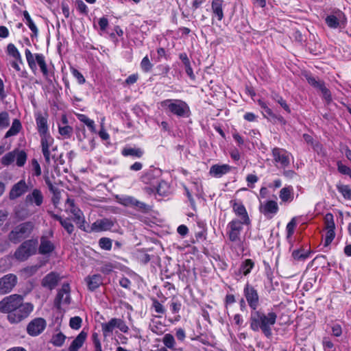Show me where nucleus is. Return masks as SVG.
I'll list each match as a JSON object with an SVG mask.
<instances>
[{
	"label": "nucleus",
	"instance_id": "nucleus-1",
	"mask_svg": "<svg viewBox=\"0 0 351 351\" xmlns=\"http://www.w3.org/2000/svg\"><path fill=\"white\" fill-rule=\"evenodd\" d=\"M34 306L31 302H25L22 295L12 294L0 301V312L8 313V320L10 324H19L27 318L34 311Z\"/></svg>",
	"mask_w": 351,
	"mask_h": 351
},
{
	"label": "nucleus",
	"instance_id": "nucleus-2",
	"mask_svg": "<svg viewBox=\"0 0 351 351\" xmlns=\"http://www.w3.org/2000/svg\"><path fill=\"white\" fill-rule=\"evenodd\" d=\"M250 223L240 222L239 219H232L226 226V236L228 245L232 252L237 256L241 255L245 248V237L243 235L244 226H249Z\"/></svg>",
	"mask_w": 351,
	"mask_h": 351
},
{
	"label": "nucleus",
	"instance_id": "nucleus-3",
	"mask_svg": "<svg viewBox=\"0 0 351 351\" xmlns=\"http://www.w3.org/2000/svg\"><path fill=\"white\" fill-rule=\"evenodd\" d=\"M277 314L274 312L265 313L261 311H252L250 314V328L254 332L261 330L267 338L272 337V327L276 322Z\"/></svg>",
	"mask_w": 351,
	"mask_h": 351
},
{
	"label": "nucleus",
	"instance_id": "nucleus-4",
	"mask_svg": "<svg viewBox=\"0 0 351 351\" xmlns=\"http://www.w3.org/2000/svg\"><path fill=\"white\" fill-rule=\"evenodd\" d=\"M160 107L178 117H187L190 113L188 104L180 99H167L160 103Z\"/></svg>",
	"mask_w": 351,
	"mask_h": 351
},
{
	"label": "nucleus",
	"instance_id": "nucleus-5",
	"mask_svg": "<svg viewBox=\"0 0 351 351\" xmlns=\"http://www.w3.org/2000/svg\"><path fill=\"white\" fill-rule=\"evenodd\" d=\"M34 228V224L32 221L20 223L9 233L8 239L13 243H19L32 234Z\"/></svg>",
	"mask_w": 351,
	"mask_h": 351
},
{
	"label": "nucleus",
	"instance_id": "nucleus-6",
	"mask_svg": "<svg viewBox=\"0 0 351 351\" xmlns=\"http://www.w3.org/2000/svg\"><path fill=\"white\" fill-rule=\"evenodd\" d=\"M38 241L29 239L23 242L14 252V256L19 261H25L37 252Z\"/></svg>",
	"mask_w": 351,
	"mask_h": 351
},
{
	"label": "nucleus",
	"instance_id": "nucleus-7",
	"mask_svg": "<svg viewBox=\"0 0 351 351\" xmlns=\"http://www.w3.org/2000/svg\"><path fill=\"white\" fill-rule=\"evenodd\" d=\"M101 327L104 338L111 337L116 328L123 333H128L129 331V327L125 321L120 318H112L108 322L102 323Z\"/></svg>",
	"mask_w": 351,
	"mask_h": 351
},
{
	"label": "nucleus",
	"instance_id": "nucleus-8",
	"mask_svg": "<svg viewBox=\"0 0 351 351\" xmlns=\"http://www.w3.org/2000/svg\"><path fill=\"white\" fill-rule=\"evenodd\" d=\"M25 58L29 67L32 71L36 70V63L40 66V71L45 77H47L49 72L45 62V58L42 53H35L33 55L29 49L25 51Z\"/></svg>",
	"mask_w": 351,
	"mask_h": 351
},
{
	"label": "nucleus",
	"instance_id": "nucleus-9",
	"mask_svg": "<svg viewBox=\"0 0 351 351\" xmlns=\"http://www.w3.org/2000/svg\"><path fill=\"white\" fill-rule=\"evenodd\" d=\"M41 138L42 152L47 164H50L51 159H56V156L51 154L56 147H53L54 140L49 133L40 135Z\"/></svg>",
	"mask_w": 351,
	"mask_h": 351
},
{
	"label": "nucleus",
	"instance_id": "nucleus-10",
	"mask_svg": "<svg viewBox=\"0 0 351 351\" xmlns=\"http://www.w3.org/2000/svg\"><path fill=\"white\" fill-rule=\"evenodd\" d=\"M272 156L278 167L286 168L290 164V156H291V154L284 149L274 147L272 149Z\"/></svg>",
	"mask_w": 351,
	"mask_h": 351
},
{
	"label": "nucleus",
	"instance_id": "nucleus-11",
	"mask_svg": "<svg viewBox=\"0 0 351 351\" xmlns=\"http://www.w3.org/2000/svg\"><path fill=\"white\" fill-rule=\"evenodd\" d=\"M243 295L249 306L253 311H256L259 306V295L257 290L247 282L244 287Z\"/></svg>",
	"mask_w": 351,
	"mask_h": 351
},
{
	"label": "nucleus",
	"instance_id": "nucleus-12",
	"mask_svg": "<svg viewBox=\"0 0 351 351\" xmlns=\"http://www.w3.org/2000/svg\"><path fill=\"white\" fill-rule=\"evenodd\" d=\"M47 326L46 320L42 317L33 319L27 326V332L32 337L40 335Z\"/></svg>",
	"mask_w": 351,
	"mask_h": 351
},
{
	"label": "nucleus",
	"instance_id": "nucleus-13",
	"mask_svg": "<svg viewBox=\"0 0 351 351\" xmlns=\"http://www.w3.org/2000/svg\"><path fill=\"white\" fill-rule=\"evenodd\" d=\"M70 286L68 283L62 285L60 289L58 290L56 298L54 300V305L60 308L62 305H68L71 302Z\"/></svg>",
	"mask_w": 351,
	"mask_h": 351
},
{
	"label": "nucleus",
	"instance_id": "nucleus-14",
	"mask_svg": "<svg viewBox=\"0 0 351 351\" xmlns=\"http://www.w3.org/2000/svg\"><path fill=\"white\" fill-rule=\"evenodd\" d=\"M68 208L73 215V221L80 229L84 230L85 219L82 210L75 205L74 200L70 198L66 199Z\"/></svg>",
	"mask_w": 351,
	"mask_h": 351
},
{
	"label": "nucleus",
	"instance_id": "nucleus-15",
	"mask_svg": "<svg viewBox=\"0 0 351 351\" xmlns=\"http://www.w3.org/2000/svg\"><path fill=\"white\" fill-rule=\"evenodd\" d=\"M326 225V235L324 239V246H328L335 238V225L334 222V217L331 213H328L324 217Z\"/></svg>",
	"mask_w": 351,
	"mask_h": 351
},
{
	"label": "nucleus",
	"instance_id": "nucleus-16",
	"mask_svg": "<svg viewBox=\"0 0 351 351\" xmlns=\"http://www.w3.org/2000/svg\"><path fill=\"white\" fill-rule=\"evenodd\" d=\"M17 283V277L9 274L0 278V294L4 295L12 291Z\"/></svg>",
	"mask_w": 351,
	"mask_h": 351
},
{
	"label": "nucleus",
	"instance_id": "nucleus-17",
	"mask_svg": "<svg viewBox=\"0 0 351 351\" xmlns=\"http://www.w3.org/2000/svg\"><path fill=\"white\" fill-rule=\"evenodd\" d=\"M260 212L267 218H272L279 210L278 203L275 200H267L261 204Z\"/></svg>",
	"mask_w": 351,
	"mask_h": 351
},
{
	"label": "nucleus",
	"instance_id": "nucleus-18",
	"mask_svg": "<svg viewBox=\"0 0 351 351\" xmlns=\"http://www.w3.org/2000/svg\"><path fill=\"white\" fill-rule=\"evenodd\" d=\"M145 189L147 193L149 194H157L160 197H166L171 193L170 186L167 182L164 180H161L157 182V185L156 186H147L145 187Z\"/></svg>",
	"mask_w": 351,
	"mask_h": 351
},
{
	"label": "nucleus",
	"instance_id": "nucleus-19",
	"mask_svg": "<svg viewBox=\"0 0 351 351\" xmlns=\"http://www.w3.org/2000/svg\"><path fill=\"white\" fill-rule=\"evenodd\" d=\"M232 210L235 215L237 217V219H239L240 222L251 223V220L249 217L246 208L241 202L234 201L232 202Z\"/></svg>",
	"mask_w": 351,
	"mask_h": 351
},
{
	"label": "nucleus",
	"instance_id": "nucleus-20",
	"mask_svg": "<svg viewBox=\"0 0 351 351\" xmlns=\"http://www.w3.org/2000/svg\"><path fill=\"white\" fill-rule=\"evenodd\" d=\"M345 15L344 14L338 10L335 12L334 14L328 15L326 16L325 21L327 25L333 29H336L340 27L341 24H345Z\"/></svg>",
	"mask_w": 351,
	"mask_h": 351
},
{
	"label": "nucleus",
	"instance_id": "nucleus-21",
	"mask_svg": "<svg viewBox=\"0 0 351 351\" xmlns=\"http://www.w3.org/2000/svg\"><path fill=\"white\" fill-rule=\"evenodd\" d=\"M44 201V196L42 191L38 189H34L31 193L25 197V202L28 205L40 206Z\"/></svg>",
	"mask_w": 351,
	"mask_h": 351
},
{
	"label": "nucleus",
	"instance_id": "nucleus-22",
	"mask_svg": "<svg viewBox=\"0 0 351 351\" xmlns=\"http://www.w3.org/2000/svg\"><path fill=\"white\" fill-rule=\"evenodd\" d=\"M114 221L111 219L104 218L95 221L91 225V230L102 232L110 230L114 226Z\"/></svg>",
	"mask_w": 351,
	"mask_h": 351
},
{
	"label": "nucleus",
	"instance_id": "nucleus-23",
	"mask_svg": "<svg viewBox=\"0 0 351 351\" xmlns=\"http://www.w3.org/2000/svg\"><path fill=\"white\" fill-rule=\"evenodd\" d=\"M28 191V186L24 180H21L17 183L14 184L9 193V197L10 199H15Z\"/></svg>",
	"mask_w": 351,
	"mask_h": 351
},
{
	"label": "nucleus",
	"instance_id": "nucleus-24",
	"mask_svg": "<svg viewBox=\"0 0 351 351\" xmlns=\"http://www.w3.org/2000/svg\"><path fill=\"white\" fill-rule=\"evenodd\" d=\"M35 119L39 134L49 133L47 125V114H43L41 112H38L35 114Z\"/></svg>",
	"mask_w": 351,
	"mask_h": 351
},
{
	"label": "nucleus",
	"instance_id": "nucleus-25",
	"mask_svg": "<svg viewBox=\"0 0 351 351\" xmlns=\"http://www.w3.org/2000/svg\"><path fill=\"white\" fill-rule=\"evenodd\" d=\"M254 267V262L252 259L248 258L243 261L239 269L234 272L237 280H239L243 276L248 275Z\"/></svg>",
	"mask_w": 351,
	"mask_h": 351
},
{
	"label": "nucleus",
	"instance_id": "nucleus-26",
	"mask_svg": "<svg viewBox=\"0 0 351 351\" xmlns=\"http://www.w3.org/2000/svg\"><path fill=\"white\" fill-rule=\"evenodd\" d=\"M56 247L54 243L50 241L47 237H40V243L38 247V252L42 255H49L52 253Z\"/></svg>",
	"mask_w": 351,
	"mask_h": 351
},
{
	"label": "nucleus",
	"instance_id": "nucleus-27",
	"mask_svg": "<svg viewBox=\"0 0 351 351\" xmlns=\"http://www.w3.org/2000/svg\"><path fill=\"white\" fill-rule=\"evenodd\" d=\"M59 280V275L55 272H51L44 277L41 284L43 287L52 290L56 287Z\"/></svg>",
	"mask_w": 351,
	"mask_h": 351
},
{
	"label": "nucleus",
	"instance_id": "nucleus-28",
	"mask_svg": "<svg viewBox=\"0 0 351 351\" xmlns=\"http://www.w3.org/2000/svg\"><path fill=\"white\" fill-rule=\"evenodd\" d=\"M231 169V167L228 165H214L211 166L209 173L215 178H221L223 175L228 173Z\"/></svg>",
	"mask_w": 351,
	"mask_h": 351
},
{
	"label": "nucleus",
	"instance_id": "nucleus-29",
	"mask_svg": "<svg viewBox=\"0 0 351 351\" xmlns=\"http://www.w3.org/2000/svg\"><path fill=\"white\" fill-rule=\"evenodd\" d=\"M223 0H212L211 8L213 14V18L215 16L219 21L223 18Z\"/></svg>",
	"mask_w": 351,
	"mask_h": 351
},
{
	"label": "nucleus",
	"instance_id": "nucleus-30",
	"mask_svg": "<svg viewBox=\"0 0 351 351\" xmlns=\"http://www.w3.org/2000/svg\"><path fill=\"white\" fill-rule=\"evenodd\" d=\"M279 197L282 202L289 203L294 199L293 188L288 186L282 188L279 193Z\"/></svg>",
	"mask_w": 351,
	"mask_h": 351
},
{
	"label": "nucleus",
	"instance_id": "nucleus-31",
	"mask_svg": "<svg viewBox=\"0 0 351 351\" xmlns=\"http://www.w3.org/2000/svg\"><path fill=\"white\" fill-rule=\"evenodd\" d=\"M88 288L90 291H94L102 284V277L99 274L88 276L85 278Z\"/></svg>",
	"mask_w": 351,
	"mask_h": 351
},
{
	"label": "nucleus",
	"instance_id": "nucleus-32",
	"mask_svg": "<svg viewBox=\"0 0 351 351\" xmlns=\"http://www.w3.org/2000/svg\"><path fill=\"white\" fill-rule=\"evenodd\" d=\"M87 337V334L82 331L72 341L69 346V351H77L84 344Z\"/></svg>",
	"mask_w": 351,
	"mask_h": 351
},
{
	"label": "nucleus",
	"instance_id": "nucleus-33",
	"mask_svg": "<svg viewBox=\"0 0 351 351\" xmlns=\"http://www.w3.org/2000/svg\"><path fill=\"white\" fill-rule=\"evenodd\" d=\"M11 66L19 73V75L22 77H25L27 72L23 69V61L22 57L20 56V60L17 59H12L10 61Z\"/></svg>",
	"mask_w": 351,
	"mask_h": 351
},
{
	"label": "nucleus",
	"instance_id": "nucleus-34",
	"mask_svg": "<svg viewBox=\"0 0 351 351\" xmlns=\"http://www.w3.org/2000/svg\"><path fill=\"white\" fill-rule=\"evenodd\" d=\"M62 122L64 125L58 126L59 134L65 138H70L73 133V128L67 125V118L64 115L62 118Z\"/></svg>",
	"mask_w": 351,
	"mask_h": 351
},
{
	"label": "nucleus",
	"instance_id": "nucleus-35",
	"mask_svg": "<svg viewBox=\"0 0 351 351\" xmlns=\"http://www.w3.org/2000/svg\"><path fill=\"white\" fill-rule=\"evenodd\" d=\"M121 154L123 156H132L140 158L143 156L144 151L141 148L125 147L123 149Z\"/></svg>",
	"mask_w": 351,
	"mask_h": 351
},
{
	"label": "nucleus",
	"instance_id": "nucleus-36",
	"mask_svg": "<svg viewBox=\"0 0 351 351\" xmlns=\"http://www.w3.org/2000/svg\"><path fill=\"white\" fill-rule=\"evenodd\" d=\"M21 129L22 125L21 121L17 119H14L10 128L5 134V138H9L10 136L16 135L18 133H19Z\"/></svg>",
	"mask_w": 351,
	"mask_h": 351
},
{
	"label": "nucleus",
	"instance_id": "nucleus-37",
	"mask_svg": "<svg viewBox=\"0 0 351 351\" xmlns=\"http://www.w3.org/2000/svg\"><path fill=\"white\" fill-rule=\"evenodd\" d=\"M311 254L310 250H304V249L295 250L292 252V257L298 261H304Z\"/></svg>",
	"mask_w": 351,
	"mask_h": 351
},
{
	"label": "nucleus",
	"instance_id": "nucleus-38",
	"mask_svg": "<svg viewBox=\"0 0 351 351\" xmlns=\"http://www.w3.org/2000/svg\"><path fill=\"white\" fill-rule=\"evenodd\" d=\"M76 117L82 123H83L88 128L91 132L96 133V127L93 120L89 119L86 114H77Z\"/></svg>",
	"mask_w": 351,
	"mask_h": 351
},
{
	"label": "nucleus",
	"instance_id": "nucleus-39",
	"mask_svg": "<svg viewBox=\"0 0 351 351\" xmlns=\"http://www.w3.org/2000/svg\"><path fill=\"white\" fill-rule=\"evenodd\" d=\"M54 219L58 220L65 230L69 234H72L74 230V226L69 219H62L60 216L54 215Z\"/></svg>",
	"mask_w": 351,
	"mask_h": 351
},
{
	"label": "nucleus",
	"instance_id": "nucleus-40",
	"mask_svg": "<svg viewBox=\"0 0 351 351\" xmlns=\"http://www.w3.org/2000/svg\"><path fill=\"white\" fill-rule=\"evenodd\" d=\"M163 344L172 350H176L174 337L169 333L165 334L162 338Z\"/></svg>",
	"mask_w": 351,
	"mask_h": 351
},
{
	"label": "nucleus",
	"instance_id": "nucleus-41",
	"mask_svg": "<svg viewBox=\"0 0 351 351\" xmlns=\"http://www.w3.org/2000/svg\"><path fill=\"white\" fill-rule=\"evenodd\" d=\"M14 152H16V162L18 167H23L27 160V154L23 150H19V149H15Z\"/></svg>",
	"mask_w": 351,
	"mask_h": 351
},
{
	"label": "nucleus",
	"instance_id": "nucleus-42",
	"mask_svg": "<svg viewBox=\"0 0 351 351\" xmlns=\"http://www.w3.org/2000/svg\"><path fill=\"white\" fill-rule=\"evenodd\" d=\"M82 149L86 152L92 151L95 147V138L93 136L88 137L84 141L80 144Z\"/></svg>",
	"mask_w": 351,
	"mask_h": 351
},
{
	"label": "nucleus",
	"instance_id": "nucleus-43",
	"mask_svg": "<svg viewBox=\"0 0 351 351\" xmlns=\"http://www.w3.org/2000/svg\"><path fill=\"white\" fill-rule=\"evenodd\" d=\"M10 123V118L7 111L0 112V130L7 128Z\"/></svg>",
	"mask_w": 351,
	"mask_h": 351
},
{
	"label": "nucleus",
	"instance_id": "nucleus-44",
	"mask_svg": "<svg viewBox=\"0 0 351 351\" xmlns=\"http://www.w3.org/2000/svg\"><path fill=\"white\" fill-rule=\"evenodd\" d=\"M16 158V152H14V149L12 152H8L5 156H3L1 159V164L3 166H8L11 165L14 160Z\"/></svg>",
	"mask_w": 351,
	"mask_h": 351
},
{
	"label": "nucleus",
	"instance_id": "nucleus-45",
	"mask_svg": "<svg viewBox=\"0 0 351 351\" xmlns=\"http://www.w3.org/2000/svg\"><path fill=\"white\" fill-rule=\"evenodd\" d=\"M337 189L345 199L351 200V188L349 186L338 184L337 185Z\"/></svg>",
	"mask_w": 351,
	"mask_h": 351
},
{
	"label": "nucleus",
	"instance_id": "nucleus-46",
	"mask_svg": "<svg viewBox=\"0 0 351 351\" xmlns=\"http://www.w3.org/2000/svg\"><path fill=\"white\" fill-rule=\"evenodd\" d=\"M7 53L8 56L12 58V59L18 58L20 60V56H21V55L14 44L10 43L8 45Z\"/></svg>",
	"mask_w": 351,
	"mask_h": 351
},
{
	"label": "nucleus",
	"instance_id": "nucleus-47",
	"mask_svg": "<svg viewBox=\"0 0 351 351\" xmlns=\"http://www.w3.org/2000/svg\"><path fill=\"white\" fill-rule=\"evenodd\" d=\"M65 339L64 335L62 332H58L52 337L51 342L53 346L60 347L64 344Z\"/></svg>",
	"mask_w": 351,
	"mask_h": 351
},
{
	"label": "nucleus",
	"instance_id": "nucleus-48",
	"mask_svg": "<svg viewBox=\"0 0 351 351\" xmlns=\"http://www.w3.org/2000/svg\"><path fill=\"white\" fill-rule=\"evenodd\" d=\"M140 65L142 71L145 73L150 71L153 67V64L151 63L147 56H145L142 59Z\"/></svg>",
	"mask_w": 351,
	"mask_h": 351
},
{
	"label": "nucleus",
	"instance_id": "nucleus-49",
	"mask_svg": "<svg viewBox=\"0 0 351 351\" xmlns=\"http://www.w3.org/2000/svg\"><path fill=\"white\" fill-rule=\"evenodd\" d=\"M296 221L295 219L293 218L287 225L286 231H287V238L289 239L292 237L294 233L295 228L296 227Z\"/></svg>",
	"mask_w": 351,
	"mask_h": 351
},
{
	"label": "nucleus",
	"instance_id": "nucleus-50",
	"mask_svg": "<svg viewBox=\"0 0 351 351\" xmlns=\"http://www.w3.org/2000/svg\"><path fill=\"white\" fill-rule=\"evenodd\" d=\"M99 247L105 250H110L112 248V241L106 237L101 238L99 240Z\"/></svg>",
	"mask_w": 351,
	"mask_h": 351
},
{
	"label": "nucleus",
	"instance_id": "nucleus-51",
	"mask_svg": "<svg viewBox=\"0 0 351 351\" xmlns=\"http://www.w3.org/2000/svg\"><path fill=\"white\" fill-rule=\"evenodd\" d=\"M258 104L261 106V108L263 110V115L265 117H275L276 115L272 112V110L267 106L265 102L263 101L262 100H258Z\"/></svg>",
	"mask_w": 351,
	"mask_h": 351
},
{
	"label": "nucleus",
	"instance_id": "nucleus-52",
	"mask_svg": "<svg viewBox=\"0 0 351 351\" xmlns=\"http://www.w3.org/2000/svg\"><path fill=\"white\" fill-rule=\"evenodd\" d=\"M82 319L78 316L71 317L69 321V326L71 328L78 330L82 325Z\"/></svg>",
	"mask_w": 351,
	"mask_h": 351
},
{
	"label": "nucleus",
	"instance_id": "nucleus-53",
	"mask_svg": "<svg viewBox=\"0 0 351 351\" xmlns=\"http://www.w3.org/2000/svg\"><path fill=\"white\" fill-rule=\"evenodd\" d=\"M307 82L309 84L313 86L315 88H319L322 85L324 84L323 81L319 80L313 76H307L306 77Z\"/></svg>",
	"mask_w": 351,
	"mask_h": 351
},
{
	"label": "nucleus",
	"instance_id": "nucleus-54",
	"mask_svg": "<svg viewBox=\"0 0 351 351\" xmlns=\"http://www.w3.org/2000/svg\"><path fill=\"white\" fill-rule=\"evenodd\" d=\"M71 71L73 77L77 80V82L80 84H83L85 83L86 80L83 75L76 69L71 68Z\"/></svg>",
	"mask_w": 351,
	"mask_h": 351
},
{
	"label": "nucleus",
	"instance_id": "nucleus-55",
	"mask_svg": "<svg viewBox=\"0 0 351 351\" xmlns=\"http://www.w3.org/2000/svg\"><path fill=\"white\" fill-rule=\"evenodd\" d=\"M319 90L322 93L323 98L326 100V101L328 104L332 101V96L330 91L325 86V85H322Z\"/></svg>",
	"mask_w": 351,
	"mask_h": 351
},
{
	"label": "nucleus",
	"instance_id": "nucleus-56",
	"mask_svg": "<svg viewBox=\"0 0 351 351\" xmlns=\"http://www.w3.org/2000/svg\"><path fill=\"white\" fill-rule=\"evenodd\" d=\"M274 99L276 102H278L287 112H291V109L289 108V106L287 104L285 100L283 99V98L278 95H275L274 97Z\"/></svg>",
	"mask_w": 351,
	"mask_h": 351
},
{
	"label": "nucleus",
	"instance_id": "nucleus-57",
	"mask_svg": "<svg viewBox=\"0 0 351 351\" xmlns=\"http://www.w3.org/2000/svg\"><path fill=\"white\" fill-rule=\"evenodd\" d=\"M76 6L77 10L82 13L86 14L88 12L87 5L84 3L82 0L76 1Z\"/></svg>",
	"mask_w": 351,
	"mask_h": 351
},
{
	"label": "nucleus",
	"instance_id": "nucleus-58",
	"mask_svg": "<svg viewBox=\"0 0 351 351\" xmlns=\"http://www.w3.org/2000/svg\"><path fill=\"white\" fill-rule=\"evenodd\" d=\"M338 171L343 175H349L351 173V169L348 166L343 165L341 162H337Z\"/></svg>",
	"mask_w": 351,
	"mask_h": 351
},
{
	"label": "nucleus",
	"instance_id": "nucleus-59",
	"mask_svg": "<svg viewBox=\"0 0 351 351\" xmlns=\"http://www.w3.org/2000/svg\"><path fill=\"white\" fill-rule=\"evenodd\" d=\"M153 308L154 311L159 314H164L165 313V309L162 304H160L157 300H154L153 301Z\"/></svg>",
	"mask_w": 351,
	"mask_h": 351
},
{
	"label": "nucleus",
	"instance_id": "nucleus-60",
	"mask_svg": "<svg viewBox=\"0 0 351 351\" xmlns=\"http://www.w3.org/2000/svg\"><path fill=\"white\" fill-rule=\"evenodd\" d=\"M89 136H87L86 134V130L84 127L82 128H79L77 132V138L80 142V144L84 141Z\"/></svg>",
	"mask_w": 351,
	"mask_h": 351
},
{
	"label": "nucleus",
	"instance_id": "nucleus-61",
	"mask_svg": "<svg viewBox=\"0 0 351 351\" xmlns=\"http://www.w3.org/2000/svg\"><path fill=\"white\" fill-rule=\"evenodd\" d=\"M32 168L34 171V175L36 176H39L41 175V169L40 167L39 163L38 161L35 159L32 160Z\"/></svg>",
	"mask_w": 351,
	"mask_h": 351
},
{
	"label": "nucleus",
	"instance_id": "nucleus-62",
	"mask_svg": "<svg viewBox=\"0 0 351 351\" xmlns=\"http://www.w3.org/2000/svg\"><path fill=\"white\" fill-rule=\"evenodd\" d=\"M332 334L335 337H340L342 334L341 326L338 324H334L332 326Z\"/></svg>",
	"mask_w": 351,
	"mask_h": 351
},
{
	"label": "nucleus",
	"instance_id": "nucleus-63",
	"mask_svg": "<svg viewBox=\"0 0 351 351\" xmlns=\"http://www.w3.org/2000/svg\"><path fill=\"white\" fill-rule=\"evenodd\" d=\"M233 320L239 328L243 326L244 320L241 315L235 314L233 317Z\"/></svg>",
	"mask_w": 351,
	"mask_h": 351
},
{
	"label": "nucleus",
	"instance_id": "nucleus-64",
	"mask_svg": "<svg viewBox=\"0 0 351 351\" xmlns=\"http://www.w3.org/2000/svg\"><path fill=\"white\" fill-rule=\"evenodd\" d=\"M39 267L37 265H33L30 267H27L24 269V272L28 276L34 275L38 269Z\"/></svg>",
	"mask_w": 351,
	"mask_h": 351
}]
</instances>
